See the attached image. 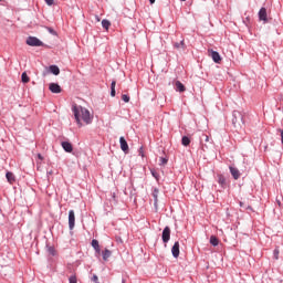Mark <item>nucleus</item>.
Wrapping results in <instances>:
<instances>
[{
    "instance_id": "nucleus-1",
    "label": "nucleus",
    "mask_w": 283,
    "mask_h": 283,
    "mask_svg": "<svg viewBox=\"0 0 283 283\" xmlns=\"http://www.w3.org/2000/svg\"><path fill=\"white\" fill-rule=\"evenodd\" d=\"M72 112L75 116V120L80 127H83L84 125H90L92 124V115L87 111V108H84L83 106H76L74 105L72 107Z\"/></svg>"
},
{
    "instance_id": "nucleus-2",
    "label": "nucleus",
    "mask_w": 283,
    "mask_h": 283,
    "mask_svg": "<svg viewBox=\"0 0 283 283\" xmlns=\"http://www.w3.org/2000/svg\"><path fill=\"white\" fill-rule=\"evenodd\" d=\"M243 116L242 113H240L239 111H234L232 113V125H234V127H238L241 125V123H243Z\"/></svg>"
},
{
    "instance_id": "nucleus-3",
    "label": "nucleus",
    "mask_w": 283,
    "mask_h": 283,
    "mask_svg": "<svg viewBox=\"0 0 283 283\" xmlns=\"http://www.w3.org/2000/svg\"><path fill=\"white\" fill-rule=\"evenodd\" d=\"M27 45H30L31 48H42L43 42L36 36H29L27 39Z\"/></svg>"
},
{
    "instance_id": "nucleus-4",
    "label": "nucleus",
    "mask_w": 283,
    "mask_h": 283,
    "mask_svg": "<svg viewBox=\"0 0 283 283\" xmlns=\"http://www.w3.org/2000/svg\"><path fill=\"white\" fill-rule=\"evenodd\" d=\"M76 222V217L74 214V210L69 211V229L72 231L74 229Z\"/></svg>"
},
{
    "instance_id": "nucleus-5",
    "label": "nucleus",
    "mask_w": 283,
    "mask_h": 283,
    "mask_svg": "<svg viewBox=\"0 0 283 283\" xmlns=\"http://www.w3.org/2000/svg\"><path fill=\"white\" fill-rule=\"evenodd\" d=\"M163 242H165V244H167V242H169V240L171 239V229L169 227H166L163 231Z\"/></svg>"
},
{
    "instance_id": "nucleus-6",
    "label": "nucleus",
    "mask_w": 283,
    "mask_h": 283,
    "mask_svg": "<svg viewBox=\"0 0 283 283\" xmlns=\"http://www.w3.org/2000/svg\"><path fill=\"white\" fill-rule=\"evenodd\" d=\"M259 19L260 21H263V23L269 22V15L266 13V8H261L259 11Z\"/></svg>"
},
{
    "instance_id": "nucleus-7",
    "label": "nucleus",
    "mask_w": 283,
    "mask_h": 283,
    "mask_svg": "<svg viewBox=\"0 0 283 283\" xmlns=\"http://www.w3.org/2000/svg\"><path fill=\"white\" fill-rule=\"evenodd\" d=\"M208 52H209V56H211L214 63H220L222 61V57H220V53H218L217 51L209 50Z\"/></svg>"
},
{
    "instance_id": "nucleus-8",
    "label": "nucleus",
    "mask_w": 283,
    "mask_h": 283,
    "mask_svg": "<svg viewBox=\"0 0 283 283\" xmlns=\"http://www.w3.org/2000/svg\"><path fill=\"white\" fill-rule=\"evenodd\" d=\"M49 90H50V92H52V94H61V92H62L61 85H59L56 83H51L49 85Z\"/></svg>"
},
{
    "instance_id": "nucleus-9",
    "label": "nucleus",
    "mask_w": 283,
    "mask_h": 283,
    "mask_svg": "<svg viewBox=\"0 0 283 283\" xmlns=\"http://www.w3.org/2000/svg\"><path fill=\"white\" fill-rule=\"evenodd\" d=\"M119 145H120L122 151H124L125 154L129 151V145L127 144V140L125 139V137L119 138Z\"/></svg>"
},
{
    "instance_id": "nucleus-10",
    "label": "nucleus",
    "mask_w": 283,
    "mask_h": 283,
    "mask_svg": "<svg viewBox=\"0 0 283 283\" xmlns=\"http://www.w3.org/2000/svg\"><path fill=\"white\" fill-rule=\"evenodd\" d=\"M171 253L175 258H178L180 255V242H175V244L171 248Z\"/></svg>"
},
{
    "instance_id": "nucleus-11",
    "label": "nucleus",
    "mask_w": 283,
    "mask_h": 283,
    "mask_svg": "<svg viewBox=\"0 0 283 283\" xmlns=\"http://www.w3.org/2000/svg\"><path fill=\"white\" fill-rule=\"evenodd\" d=\"M62 147H63L64 151H67V154H72V151H74V147L72 146V144L70 142H63Z\"/></svg>"
},
{
    "instance_id": "nucleus-12",
    "label": "nucleus",
    "mask_w": 283,
    "mask_h": 283,
    "mask_svg": "<svg viewBox=\"0 0 283 283\" xmlns=\"http://www.w3.org/2000/svg\"><path fill=\"white\" fill-rule=\"evenodd\" d=\"M230 172L234 180H238L240 178V170L238 168L230 166Z\"/></svg>"
},
{
    "instance_id": "nucleus-13",
    "label": "nucleus",
    "mask_w": 283,
    "mask_h": 283,
    "mask_svg": "<svg viewBox=\"0 0 283 283\" xmlns=\"http://www.w3.org/2000/svg\"><path fill=\"white\" fill-rule=\"evenodd\" d=\"M158 193H160V191L158 190V188H155L153 191V198H154V207L157 210H158Z\"/></svg>"
},
{
    "instance_id": "nucleus-14",
    "label": "nucleus",
    "mask_w": 283,
    "mask_h": 283,
    "mask_svg": "<svg viewBox=\"0 0 283 283\" xmlns=\"http://www.w3.org/2000/svg\"><path fill=\"white\" fill-rule=\"evenodd\" d=\"M6 178L10 185H14V182H17V178L14 177V174H12L11 171H8L6 174Z\"/></svg>"
},
{
    "instance_id": "nucleus-15",
    "label": "nucleus",
    "mask_w": 283,
    "mask_h": 283,
    "mask_svg": "<svg viewBox=\"0 0 283 283\" xmlns=\"http://www.w3.org/2000/svg\"><path fill=\"white\" fill-rule=\"evenodd\" d=\"M102 255H103L104 262H107L109 260V258H112V251H109L108 249H105L102 252Z\"/></svg>"
},
{
    "instance_id": "nucleus-16",
    "label": "nucleus",
    "mask_w": 283,
    "mask_h": 283,
    "mask_svg": "<svg viewBox=\"0 0 283 283\" xmlns=\"http://www.w3.org/2000/svg\"><path fill=\"white\" fill-rule=\"evenodd\" d=\"M50 72H51V74H54V76H59V74H61V70L56 65H51Z\"/></svg>"
},
{
    "instance_id": "nucleus-17",
    "label": "nucleus",
    "mask_w": 283,
    "mask_h": 283,
    "mask_svg": "<svg viewBox=\"0 0 283 283\" xmlns=\"http://www.w3.org/2000/svg\"><path fill=\"white\" fill-rule=\"evenodd\" d=\"M176 90H177V92H185V90H187V88L185 87L184 83H181L180 81H177L176 82Z\"/></svg>"
},
{
    "instance_id": "nucleus-18",
    "label": "nucleus",
    "mask_w": 283,
    "mask_h": 283,
    "mask_svg": "<svg viewBox=\"0 0 283 283\" xmlns=\"http://www.w3.org/2000/svg\"><path fill=\"white\" fill-rule=\"evenodd\" d=\"M218 182L220 186L227 187V178H224V176L218 175Z\"/></svg>"
},
{
    "instance_id": "nucleus-19",
    "label": "nucleus",
    "mask_w": 283,
    "mask_h": 283,
    "mask_svg": "<svg viewBox=\"0 0 283 283\" xmlns=\"http://www.w3.org/2000/svg\"><path fill=\"white\" fill-rule=\"evenodd\" d=\"M190 144H191V139H189V137L184 136L181 138V145H184V147H189Z\"/></svg>"
},
{
    "instance_id": "nucleus-20",
    "label": "nucleus",
    "mask_w": 283,
    "mask_h": 283,
    "mask_svg": "<svg viewBox=\"0 0 283 283\" xmlns=\"http://www.w3.org/2000/svg\"><path fill=\"white\" fill-rule=\"evenodd\" d=\"M210 244H212V247H218V244H220V240H218L216 235H211Z\"/></svg>"
},
{
    "instance_id": "nucleus-21",
    "label": "nucleus",
    "mask_w": 283,
    "mask_h": 283,
    "mask_svg": "<svg viewBox=\"0 0 283 283\" xmlns=\"http://www.w3.org/2000/svg\"><path fill=\"white\" fill-rule=\"evenodd\" d=\"M111 96H116V81H113L111 84Z\"/></svg>"
},
{
    "instance_id": "nucleus-22",
    "label": "nucleus",
    "mask_w": 283,
    "mask_h": 283,
    "mask_svg": "<svg viewBox=\"0 0 283 283\" xmlns=\"http://www.w3.org/2000/svg\"><path fill=\"white\" fill-rule=\"evenodd\" d=\"M111 25L112 22H109L108 20H102V27L104 28V30H109Z\"/></svg>"
},
{
    "instance_id": "nucleus-23",
    "label": "nucleus",
    "mask_w": 283,
    "mask_h": 283,
    "mask_svg": "<svg viewBox=\"0 0 283 283\" xmlns=\"http://www.w3.org/2000/svg\"><path fill=\"white\" fill-rule=\"evenodd\" d=\"M21 78L22 83H30V76H28V73L23 72Z\"/></svg>"
},
{
    "instance_id": "nucleus-24",
    "label": "nucleus",
    "mask_w": 283,
    "mask_h": 283,
    "mask_svg": "<svg viewBox=\"0 0 283 283\" xmlns=\"http://www.w3.org/2000/svg\"><path fill=\"white\" fill-rule=\"evenodd\" d=\"M48 253H49V255H56V250L54 249V247H49L48 248Z\"/></svg>"
},
{
    "instance_id": "nucleus-25",
    "label": "nucleus",
    "mask_w": 283,
    "mask_h": 283,
    "mask_svg": "<svg viewBox=\"0 0 283 283\" xmlns=\"http://www.w3.org/2000/svg\"><path fill=\"white\" fill-rule=\"evenodd\" d=\"M174 46L176 48V50H180L185 46V41H181L180 43H175Z\"/></svg>"
},
{
    "instance_id": "nucleus-26",
    "label": "nucleus",
    "mask_w": 283,
    "mask_h": 283,
    "mask_svg": "<svg viewBox=\"0 0 283 283\" xmlns=\"http://www.w3.org/2000/svg\"><path fill=\"white\" fill-rule=\"evenodd\" d=\"M92 247H93V249H98L101 245L98 244V240H96V239H93L92 240Z\"/></svg>"
},
{
    "instance_id": "nucleus-27",
    "label": "nucleus",
    "mask_w": 283,
    "mask_h": 283,
    "mask_svg": "<svg viewBox=\"0 0 283 283\" xmlns=\"http://www.w3.org/2000/svg\"><path fill=\"white\" fill-rule=\"evenodd\" d=\"M150 171H151V176H154V178H155L156 180H159L160 175H159L156 170H150Z\"/></svg>"
},
{
    "instance_id": "nucleus-28",
    "label": "nucleus",
    "mask_w": 283,
    "mask_h": 283,
    "mask_svg": "<svg viewBox=\"0 0 283 283\" xmlns=\"http://www.w3.org/2000/svg\"><path fill=\"white\" fill-rule=\"evenodd\" d=\"M122 101H124V103H129V95L127 94L122 95Z\"/></svg>"
},
{
    "instance_id": "nucleus-29",
    "label": "nucleus",
    "mask_w": 283,
    "mask_h": 283,
    "mask_svg": "<svg viewBox=\"0 0 283 283\" xmlns=\"http://www.w3.org/2000/svg\"><path fill=\"white\" fill-rule=\"evenodd\" d=\"M69 282L70 283H77L76 275L70 276Z\"/></svg>"
},
{
    "instance_id": "nucleus-30",
    "label": "nucleus",
    "mask_w": 283,
    "mask_h": 283,
    "mask_svg": "<svg viewBox=\"0 0 283 283\" xmlns=\"http://www.w3.org/2000/svg\"><path fill=\"white\" fill-rule=\"evenodd\" d=\"M91 280H92V282H94V283H101V282H98V275H96V274H94Z\"/></svg>"
},
{
    "instance_id": "nucleus-31",
    "label": "nucleus",
    "mask_w": 283,
    "mask_h": 283,
    "mask_svg": "<svg viewBox=\"0 0 283 283\" xmlns=\"http://www.w3.org/2000/svg\"><path fill=\"white\" fill-rule=\"evenodd\" d=\"M139 156H142V158H145V150L143 149V147L139 148Z\"/></svg>"
},
{
    "instance_id": "nucleus-32",
    "label": "nucleus",
    "mask_w": 283,
    "mask_h": 283,
    "mask_svg": "<svg viewBox=\"0 0 283 283\" xmlns=\"http://www.w3.org/2000/svg\"><path fill=\"white\" fill-rule=\"evenodd\" d=\"M46 6H54V0H45Z\"/></svg>"
},
{
    "instance_id": "nucleus-33",
    "label": "nucleus",
    "mask_w": 283,
    "mask_h": 283,
    "mask_svg": "<svg viewBox=\"0 0 283 283\" xmlns=\"http://www.w3.org/2000/svg\"><path fill=\"white\" fill-rule=\"evenodd\" d=\"M95 251L98 255H101V245L98 248H95Z\"/></svg>"
},
{
    "instance_id": "nucleus-34",
    "label": "nucleus",
    "mask_w": 283,
    "mask_h": 283,
    "mask_svg": "<svg viewBox=\"0 0 283 283\" xmlns=\"http://www.w3.org/2000/svg\"><path fill=\"white\" fill-rule=\"evenodd\" d=\"M49 32H50L51 34H55V31H54V29H52V28H49Z\"/></svg>"
},
{
    "instance_id": "nucleus-35",
    "label": "nucleus",
    "mask_w": 283,
    "mask_h": 283,
    "mask_svg": "<svg viewBox=\"0 0 283 283\" xmlns=\"http://www.w3.org/2000/svg\"><path fill=\"white\" fill-rule=\"evenodd\" d=\"M161 165H167V159L161 158Z\"/></svg>"
},
{
    "instance_id": "nucleus-36",
    "label": "nucleus",
    "mask_w": 283,
    "mask_h": 283,
    "mask_svg": "<svg viewBox=\"0 0 283 283\" xmlns=\"http://www.w3.org/2000/svg\"><path fill=\"white\" fill-rule=\"evenodd\" d=\"M38 158H39V160H43V155L42 154H38Z\"/></svg>"
},
{
    "instance_id": "nucleus-37",
    "label": "nucleus",
    "mask_w": 283,
    "mask_h": 283,
    "mask_svg": "<svg viewBox=\"0 0 283 283\" xmlns=\"http://www.w3.org/2000/svg\"><path fill=\"white\" fill-rule=\"evenodd\" d=\"M274 253H275V255H276L275 258L277 260V255H279L280 252L277 250H275Z\"/></svg>"
},
{
    "instance_id": "nucleus-38",
    "label": "nucleus",
    "mask_w": 283,
    "mask_h": 283,
    "mask_svg": "<svg viewBox=\"0 0 283 283\" xmlns=\"http://www.w3.org/2000/svg\"><path fill=\"white\" fill-rule=\"evenodd\" d=\"M149 2L151 3V6H154V3H156V0H149Z\"/></svg>"
},
{
    "instance_id": "nucleus-39",
    "label": "nucleus",
    "mask_w": 283,
    "mask_h": 283,
    "mask_svg": "<svg viewBox=\"0 0 283 283\" xmlns=\"http://www.w3.org/2000/svg\"><path fill=\"white\" fill-rule=\"evenodd\" d=\"M208 140H209V136H206V142L208 143Z\"/></svg>"
},
{
    "instance_id": "nucleus-40",
    "label": "nucleus",
    "mask_w": 283,
    "mask_h": 283,
    "mask_svg": "<svg viewBox=\"0 0 283 283\" xmlns=\"http://www.w3.org/2000/svg\"><path fill=\"white\" fill-rule=\"evenodd\" d=\"M96 20H97V21H101V19H99L98 17H96Z\"/></svg>"
},
{
    "instance_id": "nucleus-41",
    "label": "nucleus",
    "mask_w": 283,
    "mask_h": 283,
    "mask_svg": "<svg viewBox=\"0 0 283 283\" xmlns=\"http://www.w3.org/2000/svg\"><path fill=\"white\" fill-rule=\"evenodd\" d=\"M181 1H187V0H181Z\"/></svg>"
}]
</instances>
